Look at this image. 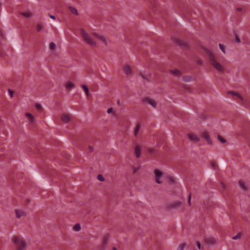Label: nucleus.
I'll list each match as a JSON object with an SVG mask.
<instances>
[{
    "instance_id": "f257e3e1",
    "label": "nucleus",
    "mask_w": 250,
    "mask_h": 250,
    "mask_svg": "<svg viewBox=\"0 0 250 250\" xmlns=\"http://www.w3.org/2000/svg\"><path fill=\"white\" fill-rule=\"evenodd\" d=\"M80 31L84 42L86 44L92 48H96L98 46L97 42L94 40L92 37H95L105 45H107L108 44L106 38L104 35L97 32H93L92 33L91 35H90L83 29H81Z\"/></svg>"
},
{
    "instance_id": "f03ea898",
    "label": "nucleus",
    "mask_w": 250,
    "mask_h": 250,
    "mask_svg": "<svg viewBox=\"0 0 250 250\" xmlns=\"http://www.w3.org/2000/svg\"><path fill=\"white\" fill-rule=\"evenodd\" d=\"M211 66L218 72L223 73L225 71L224 66L216 59L214 54L210 51L207 52Z\"/></svg>"
},
{
    "instance_id": "7ed1b4c3",
    "label": "nucleus",
    "mask_w": 250,
    "mask_h": 250,
    "mask_svg": "<svg viewBox=\"0 0 250 250\" xmlns=\"http://www.w3.org/2000/svg\"><path fill=\"white\" fill-rule=\"evenodd\" d=\"M154 173L156 183L159 184H162V181L160 180V179L163 175V172L158 169H156L154 171Z\"/></svg>"
},
{
    "instance_id": "20e7f679",
    "label": "nucleus",
    "mask_w": 250,
    "mask_h": 250,
    "mask_svg": "<svg viewBox=\"0 0 250 250\" xmlns=\"http://www.w3.org/2000/svg\"><path fill=\"white\" fill-rule=\"evenodd\" d=\"M73 118V116L70 113H64L61 116L62 121L65 123H69Z\"/></svg>"
},
{
    "instance_id": "39448f33",
    "label": "nucleus",
    "mask_w": 250,
    "mask_h": 250,
    "mask_svg": "<svg viewBox=\"0 0 250 250\" xmlns=\"http://www.w3.org/2000/svg\"><path fill=\"white\" fill-rule=\"evenodd\" d=\"M188 139L192 141L195 142H198L200 141L199 137L196 134L193 132H189L187 134Z\"/></svg>"
},
{
    "instance_id": "423d86ee",
    "label": "nucleus",
    "mask_w": 250,
    "mask_h": 250,
    "mask_svg": "<svg viewBox=\"0 0 250 250\" xmlns=\"http://www.w3.org/2000/svg\"><path fill=\"white\" fill-rule=\"evenodd\" d=\"M24 239L20 235L14 236L12 238V241L17 246L22 242Z\"/></svg>"
},
{
    "instance_id": "0eeeda50",
    "label": "nucleus",
    "mask_w": 250,
    "mask_h": 250,
    "mask_svg": "<svg viewBox=\"0 0 250 250\" xmlns=\"http://www.w3.org/2000/svg\"><path fill=\"white\" fill-rule=\"evenodd\" d=\"M202 138L205 139L208 144H211V140L209 133L206 131H204L201 134Z\"/></svg>"
},
{
    "instance_id": "6e6552de",
    "label": "nucleus",
    "mask_w": 250,
    "mask_h": 250,
    "mask_svg": "<svg viewBox=\"0 0 250 250\" xmlns=\"http://www.w3.org/2000/svg\"><path fill=\"white\" fill-rule=\"evenodd\" d=\"M144 102L146 104L151 105L154 108H156L157 105L156 102L151 98H146L144 100Z\"/></svg>"
},
{
    "instance_id": "1a4fd4ad",
    "label": "nucleus",
    "mask_w": 250,
    "mask_h": 250,
    "mask_svg": "<svg viewBox=\"0 0 250 250\" xmlns=\"http://www.w3.org/2000/svg\"><path fill=\"white\" fill-rule=\"evenodd\" d=\"M123 70H124V72L125 73V74L126 75V76H129V75H131L132 73V69L131 68V67L127 64H125L124 66H123Z\"/></svg>"
},
{
    "instance_id": "9d476101",
    "label": "nucleus",
    "mask_w": 250,
    "mask_h": 250,
    "mask_svg": "<svg viewBox=\"0 0 250 250\" xmlns=\"http://www.w3.org/2000/svg\"><path fill=\"white\" fill-rule=\"evenodd\" d=\"M15 213L17 218L19 219L25 215V213L23 210L20 209H16Z\"/></svg>"
},
{
    "instance_id": "9b49d317",
    "label": "nucleus",
    "mask_w": 250,
    "mask_h": 250,
    "mask_svg": "<svg viewBox=\"0 0 250 250\" xmlns=\"http://www.w3.org/2000/svg\"><path fill=\"white\" fill-rule=\"evenodd\" d=\"M108 239L106 237H104L103 239L102 243L101 244V248L102 250H104L107 245Z\"/></svg>"
},
{
    "instance_id": "f8f14e48",
    "label": "nucleus",
    "mask_w": 250,
    "mask_h": 250,
    "mask_svg": "<svg viewBox=\"0 0 250 250\" xmlns=\"http://www.w3.org/2000/svg\"><path fill=\"white\" fill-rule=\"evenodd\" d=\"M17 247L18 250H25L27 247L26 241L24 240L22 242L18 245Z\"/></svg>"
},
{
    "instance_id": "ddd939ff",
    "label": "nucleus",
    "mask_w": 250,
    "mask_h": 250,
    "mask_svg": "<svg viewBox=\"0 0 250 250\" xmlns=\"http://www.w3.org/2000/svg\"><path fill=\"white\" fill-rule=\"evenodd\" d=\"M75 86V84L71 81H67L65 83V88L67 89H72Z\"/></svg>"
},
{
    "instance_id": "4468645a",
    "label": "nucleus",
    "mask_w": 250,
    "mask_h": 250,
    "mask_svg": "<svg viewBox=\"0 0 250 250\" xmlns=\"http://www.w3.org/2000/svg\"><path fill=\"white\" fill-rule=\"evenodd\" d=\"M239 186L240 188L243 190H246L248 188V185L245 184L243 181H239L238 183Z\"/></svg>"
},
{
    "instance_id": "2eb2a0df",
    "label": "nucleus",
    "mask_w": 250,
    "mask_h": 250,
    "mask_svg": "<svg viewBox=\"0 0 250 250\" xmlns=\"http://www.w3.org/2000/svg\"><path fill=\"white\" fill-rule=\"evenodd\" d=\"M135 153L137 158L140 157L141 153V151L140 147L136 146L135 147Z\"/></svg>"
},
{
    "instance_id": "dca6fc26",
    "label": "nucleus",
    "mask_w": 250,
    "mask_h": 250,
    "mask_svg": "<svg viewBox=\"0 0 250 250\" xmlns=\"http://www.w3.org/2000/svg\"><path fill=\"white\" fill-rule=\"evenodd\" d=\"M167 182L170 184H174L176 182V179H175V177L173 176H167Z\"/></svg>"
},
{
    "instance_id": "f3484780",
    "label": "nucleus",
    "mask_w": 250,
    "mask_h": 250,
    "mask_svg": "<svg viewBox=\"0 0 250 250\" xmlns=\"http://www.w3.org/2000/svg\"><path fill=\"white\" fill-rule=\"evenodd\" d=\"M25 116L28 118L31 123H33L34 122V117L30 113H26Z\"/></svg>"
},
{
    "instance_id": "a211bd4d",
    "label": "nucleus",
    "mask_w": 250,
    "mask_h": 250,
    "mask_svg": "<svg viewBox=\"0 0 250 250\" xmlns=\"http://www.w3.org/2000/svg\"><path fill=\"white\" fill-rule=\"evenodd\" d=\"M68 8H69V10L72 14H75L76 15H78V11L75 8L72 7V6H69Z\"/></svg>"
},
{
    "instance_id": "6ab92c4d",
    "label": "nucleus",
    "mask_w": 250,
    "mask_h": 250,
    "mask_svg": "<svg viewBox=\"0 0 250 250\" xmlns=\"http://www.w3.org/2000/svg\"><path fill=\"white\" fill-rule=\"evenodd\" d=\"M170 72L174 75L177 76H180L181 74V71L178 69L172 70L170 71Z\"/></svg>"
},
{
    "instance_id": "aec40b11",
    "label": "nucleus",
    "mask_w": 250,
    "mask_h": 250,
    "mask_svg": "<svg viewBox=\"0 0 250 250\" xmlns=\"http://www.w3.org/2000/svg\"><path fill=\"white\" fill-rule=\"evenodd\" d=\"M181 205V203L180 201H177L175 203H173L171 204V207H172L174 208H178L179 207H180Z\"/></svg>"
},
{
    "instance_id": "412c9836",
    "label": "nucleus",
    "mask_w": 250,
    "mask_h": 250,
    "mask_svg": "<svg viewBox=\"0 0 250 250\" xmlns=\"http://www.w3.org/2000/svg\"><path fill=\"white\" fill-rule=\"evenodd\" d=\"M82 87L83 88V90L84 91L86 95L88 96L89 95V89H88V87L85 84H82Z\"/></svg>"
},
{
    "instance_id": "4be33fe9",
    "label": "nucleus",
    "mask_w": 250,
    "mask_h": 250,
    "mask_svg": "<svg viewBox=\"0 0 250 250\" xmlns=\"http://www.w3.org/2000/svg\"><path fill=\"white\" fill-rule=\"evenodd\" d=\"M73 229L74 230L79 231L81 230V227L79 224H76L74 226Z\"/></svg>"
},
{
    "instance_id": "5701e85b",
    "label": "nucleus",
    "mask_w": 250,
    "mask_h": 250,
    "mask_svg": "<svg viewBox=\"0 0 250 250\" xmlns=\"http://www.w3.org/2000/svg\"><path fill=\"white\" fill-rule=\"evenodd\" d=\"M241 236H242L241 233L238 232L236 235L233 236L232 237V239L233 240H235L240 239L241 238Z\"/></svg>"
},
{
    "instance_id": "b1692460",
    "label": "nucleus",
    "mask_w": 250,
    "mask_h": 250,
    "mask_svg": "<svg viewBox=\"0 0 250 250\" xmlns=\"http://www.w3.org/2000/svg\"><path fill=\"white\" fill-rule=\"evenodd\" d=\"M22 15L26 18H30L32 16V13L30 12H23Z\"/></svg>"
},
{
    "instance_id": "393cba45",
    "label": "nucleus",
    "mask_w": 250,
    "mask_h": 250,
    "mask_svg": "<svg viewBox=\"0 0 250 250\" xmlns=\"http://www.w3.org/2000/svg\"><path fill=\"white\" fill-rule=\"evenodd\" d=\"M192 78L189 76H186L183 78V80L186 82H190L192 80Z\"/></svg>"
},
{
    "instance_id": "a878e982",
    "label": "nucleus",
    "mask_w": 250,
    "mask_h": 250,
    "mask_svg": "<svg viewBox=\"0 0 250 250\" xmlns=\"http://www.w3.org/2000/svg\"><path fill=\"white\" fill-rule=\"evenodd\" d=\"M229 93L233 95L237 96L239 99H240L241 100H243V98H242V96L239 93H236V92H233V91H230Z\"/></svg>"
},
{
    "instance_id": "bb28decb",
    "label": "nucleus",
    "mask_w": 250,
    "mask_h": 250,
    "mask_svg": "<svg viewBox=\"0 0 250 250\" xmlns=\"http://www.w3.org/2000/svg\"><path fill=\"white\" fill-rule=\"evenodd\" d=\"M219 48L224 54L226 53V49L224 45L221 43L219 44Z\"/></svg>"
},
{
    "instance_id": "cd10ccee",
    "label": "nucleus",
    "mask_w": 250,
    "mask_h": 250,
    "mask_svg": "<svg viewBox=\"0 0 250 250\" xmlns=\"http://www.w3.org/2000/svg\"><path fill=\"white\" fill-rule=\"evenodd\" d=\"M140 129V125H137L135 128V130H134V135L135 136H137V133H138V132L139 131Z\"/></svg>"
},
{
    "instance_id": "c85d7f7f",
    "label": "nucleus",
    "mask_w": 250,
    "mask_h": 250,
    "mask_svg": "<svg viewBox=\"0 0 250 250\" xmlns=\"http://www.w3.org/2000/svg\"><path fill=\"white\" fill-rule=\"evenodd\" d=\"M218 140L221 142L222 143H226V140L223 138L221 136H218Z\"/></svg>"
},
{
    "instance_id": "c756f323",
    "label": "nucleus",
    "mask_w": 250,
    "mask_h": 250,
    "mask_svg": "<svg viewBox=\"0 0 250 250\" xmlns=\"http://www.w3.org/2000/svg\"><path fill=\"white\" fill-rule=\"evenodd\" d=\"M184 248H185V244H182L179 245V246L178 247V248L177 249V250H184Z\"/></svg>"
},
{
    "instance_id": "7c9ffc66",
    "label": "nucleus",
    "mask_w": 250,
    "mask_h": 250,
    "mask_svg": "<svg viewBox=\"0 0 250 250\" xmlns=\"http://www.w3.org/2000/svg\"><path fill=\"white\" fill-rule=\"evenodd\" d=\"M97 178L100 181H104V177L101 175H99L97 177Z\"/></svg>"
},
{
    "instance_id": "2f4dec72",
    "label": "nucleus",
    "mask_w": 250,
    "mask_h": 250,
    "mask_svg": "<svg viewBox=\"0 0 250 250\" xmlns=\"http://www.w3.org/2000/svg\"><path fill=\"white\" fill-rule=\"evenodd\" d=\"M42 29V24H38L37 25V29L38 31H40Z\"/></svg>"
},
{
    "instance_id": "473e14b6",
    "label": "nucleus",
    "mask_w": 250,
    "mask_h": 250,
    "mask_svg": "<svg viewBox=\"0 0 250 250\" xmlns=\"http://www.w3.org/2000/svg\"><path fill=\"white\" fill-rule=\"evenodd\" d=\"M35 106L39 110H41L42 108L41 104L39 103L36 104Z\"/></svg>"
},
{
    "instance_id": "72a5a7b5",
    "label": "nucleus",
    "mask_w": 250,
    "mask_h": 250,
    "mask_svg": "<svg viewBox=\"0 0 250 250\" xmlns=\"http://www.w3.org/2000/svg\"><path fill=\"white\" fill-rule=\"evenodd\" d=\"M211 167L213 169H216L217 168L218 166H217V164L215 162H212Z\"/></svg>"
},
{
    "instance_id": "f704fd0d",
    "label": "nucleus",
    "mask_w": 250,
    "mask_h": 250,
    "mask_svg": "<svg viewBox=\"0 0 250 250\" xmlns=\"http://www.w3.org/2000/svg\"><path fill=\"white\" fill-rule=\"evenodd\" d=\"M139 169V167H132L133 173L134 174H135Z\"/></svg>"
},
{
    "instance_id": "c9c22d12",
    "label": "nucleus",
    "mask_w": 250,
    "mask_h": 250,
    "mask_svg": "<svg viewBox=\"0 0 250 250\" xmlns=\"http://www.w3.org/2000/svg\"><path fill=\"white\" fill-rule=\"evenodd\" d=\"M235 42H237V43H240L241 42L240 39L238 36H236L235 37Z\"/></svg>"
},
{
    "instance_id": "e433bc0d",
    "label": "nucleus",
    "mask_w": 250,
    "mask_h": 250,
    "mask_svg": "<svg viewBox=\"0 0 250 250\" xmlns=\"http://www.w3.org/2000/svg\"><path fill=\"white\" fill-rule=\"evenodd\" d=\"M50 47L51 49H53L56 47V44L54 42H51L50 44Z\"/></svg>"
},
{
    "instance_id": "4c0bfd02",
    "label": "nucleus",
    "mask_w": 250,
    "mask_h": 250,
    "mask_svg": "<svg viewBox=\"0 0 250 250\" xmlns=\"http://www.w3.org/2000/svg\"><path fill=\"white\" fill-rule=\"evenodd\" d=\"M8 93L11 98L13 97V92L10 89L8 90Z\"/></svg>"
},
{
    "instance_id": "58836bf2",
    "label": "nucleus",
    "mask_w": 250,
    "mask_h": 250,
    "mask_svg": "<svg viewBox=\"0 0 250 250\" xmlns=\"http://www.w3.org/2000/svg\"><path fill=\"white\" fill-rule=\"evenodd\" d=\"M114 111L113 110V108H109L107 109V112L108 113V114H110L112 112H113Z\"/></svg>"
},
{
    "instance_id": "ea45409f",
    "label": "nucleus",
    "mask_w": 250,
    "mask_h": 250,
    "mask_svg": "<svg viewBox=\"0 0 250 250\" xmlns=\"http://www.w3.org/2000/svg\"><path fill=\"white\" fill-rule=\"evenodd\" d=\"M197 246L199 250L201 249V244L199 242H197Z\"/></svg>"
},
{
    "instance_id": "a19ab883",
    "label": "nucleus",
    "mask_w": 250,
    "mask_h": 250,
    "mask_svg": "<svg viewBox=\"0 0 250 250\" xmlns=\"http://www.w3.org/2000/svg\"><path fill=\"white\" fill-rule=\"evenodd\" d=\"M188 204L190 205L191 204V194H190L188 196Z\"/></svg>"
},
{
    "instance_id": "79ce46f5",
    "label": "nucleus",
    "mask_w": 250,
    "mask_h": 250,
    "mask_svg": "<svg viewBox=\"0 0 250 250\" xmlns=\"http://www.w3.org/2000/svg\"><path fill=\"white\" fill-rule=\"evenodd\" d=\"M49 17L51 19H53V20H55L56 19L55 17L54 16H53V15H49Z\"/></svg>"
},
{
    "instance_id": "37998d69",
    "label": "nucleus",
    "mask_w": 250,
    "mask_h": 250,
    "mask_svg": "<svg viewBox=\"0 0 250 250\" xmlns=\"http://www.w3.org/2000/svg\"><path fill=\"white\" fill-rule=\"evenodd\" d=\"M237 11L238 12H241L242 11V8L240 7H238L237 8Z\"/></svg>"
},
{
    "instance_id": "c03bdc74",
    "label": "nucleus",
    "mask_w": 250,
    "mask_h": 250,
    "mask_svg": "<svg viewBox=\"0 0 250 250\" xmlns=\"http://www.w3.org/2000/svg\"><path fill=\"white\" fill-rule=\"evenodd\" d=\"M89 151H92L93 150V148L91 146H89Z\"/></svg>"
},
{
    "instance_id": "a18cd8bd",
    "label": "nucleus",
    "mask_w": 250,
    "mask_h": 250,
    "mask_svg": "<svg viewBox=\"0 0 250 250\" xmlns=\"http://www.w3.org/2000/svg\"><path fill=\"white\" fill-rule=\"evenodd\" d=\"M215 242H216V240H215V239H214V240L211 242V243H215Z\"/></svg>"
},
{
    "instance_id": "49530a36",
    "label": "nucleus",
    "mask_w": 250,
    "mask_h": 250,
    "mask_svg": "<svg viewBox=\"0 0 250 250\" xmlns=\"http://www.w3.org/2000/svg\"><path fill=\"white\" fill-rule=\"evenodd\" d=\"M140 76L143 78L145 79L144 77L142 75H140Z\"/></svg>"
},
{
    "instance_id": "de8ad7c7",
    "label": "nucleus",
    "mask_w": 250,
    "mask_h": 250,
    "mask_svg": "<svg viewBox=\"0 0 250 250\" xmlns=\"http://www.w3.org/2000/svg\"><path fill=\"white\" fill-rule=\"evenodd\" d=\"M113 250H117L115 248H114H114H113Z\"/></svg>"
}]
</instances>
